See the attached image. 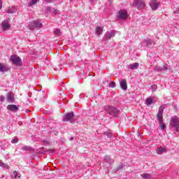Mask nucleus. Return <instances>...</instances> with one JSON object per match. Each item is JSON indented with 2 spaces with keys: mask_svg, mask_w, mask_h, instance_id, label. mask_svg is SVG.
Instances as JSON below:
<instances>
[{
  "mask_svg": "<svg viewBox=\"0 0 179 179\" xmlns=\"http://www.w3.org/2000/svg\"><path fill=\"white\" fill-rule=\"evenodd\" d=\"M48 153H54V150H48Z\"/></svg>",
  "mask_w": 179,
  "mask_h": 179,
  "instance_id": "39",
  "label": "nucleus"
},
{
  "mask_svg": "<svg viewBox=\"0 0 179 179\" xmlns=\"http://www.w3.org/2000/svg\"><path fill=\"white\" fill-rule=\"evenodd\" d=\"M159 72H162V71H166L167 69V65H164L163 68L157 69Z\"/></svg>",
  "mask_w": 179,
  "mask_h": 179,
  "instance_id": "30",
  "label": "nucleus"
},
{
  "mask_svg": "<svg viewBox=\"0 0 179 179\" xmlns=\"http://www.w3.org/2000/svg\"><path fill=\"white\" fill-rule=\"evenodd\" d=\"M44 1H45V2H47L48 3L52 2V0H44Z\"/></svg>",
  "mask_w": 179,
  "mask_h": 179,
  "instance_id": "38",
  "label": "nucleus"
},
{
  "mask_svg": "<svg viewBox=\"0 0 179 179\" xmlns=\"http://www.w3.org/2000/svg\"><path fill=\"white\" fill-rule=\"evenodd\" d=\"M139 66V63H134L129 65V69H131V71H134V69H136Z\"/></svg>",
  "mask_w": 179,
  "mask_h": 179,
  "instance_id": "19",
  "label": "nucleus"
},
{
  "mask_svg": "<svg viewBox=\"0 0 179 179\" xmlns=\"http://www.w3.org/2000/svg\"><path fill=\"white\" fill-rule=\"evenodd\" d=\"M159 127L162 128V129H164V128H166V124H164V123L162 122V124H159Z\"/></svg>",
  "mask_w": 179,
  "mask_h": 179,
  "instance_id": "37",
  "label": "nucleus"
},
{
  "mask_svg": "<svg viewBox=\"0 0 179 179\" xmlns=\"http://www.w3.org/2000/svg\"><path fill=\"white\" fill-rule=\"evenodd\" d=\"M104 108L105 111H106L109 114V115H111L112 117L118 118L120 114H121L120 110L113 106H106L104 107Z\"/></svg>",
  "mask_w": 179,
  "mask_h": 179,
  "instance_id": "1",
  "label": "nucleus"
},
{
  "mask_svg": "<svg viewBox=\"0 0 179 179\" xmlns=\"http://www.w3.org/2000/svg\"><path fill=\"white\" fill-rule=\"evenodd\" d=\"M115 32L110 31L106 34L104 40L107 41V40H110L111 37H115Z\"/></svg>",
  "mask_w": 179,
  "mask_h": 179,
  "instance_id": "14",
  "label": "nucleus"
},
{
  "mask_svg": "<svg viewBox=\"0 0 179 179\" xmlns=\"http://www.w3.org/2000/svg\"><path fill=\"white\" fill-rule=\"evenodd\" d=\"M91 2H93V0H90Z\"/></svg>",
  "mask_w": 179,
  "mask_h": 179,
  "instance_id": "42",
  "label": "nucleus"
},
{
  "mask_svg": "<svg viewBox=\"0 0 179 179\" xmlns=\"http://www.w3.org/2000/svg\"><path fill=\"white\" fill-rule=\"evenodd\" d=\"M55 34H56V36H61V29H55Z\"/></svg>",
  "mask_w": 179,
  "mask_h": 179,
  "instance_id": "29",
  "label": "nucleus"
},
{
  "mask_svg": "<svg viewBox=\"0 0 179 179\" xmlns=\"http://www.w3.org/2000/svg\"><path fill=\"white\" fill-rule=\"evenodd\" d=\"M0 9H2V0H0Z\"/></svg>",
  "mask_w": 179,
  "mask_h": 179,
  "instance_id": "40",
  "label": "nucleus"
},
{
  "mask_svg": "<svg viewBox=\"0 0 179 179\" xmlns=\"http://www.w3.org/2000/svg\"><path fill=\"white\" fill-rule=\"evenodd\" d=\"M104 134L106 135L108 138H113V134L110 131H106Z\"/></svg>",
  "mask_w": 179,
  "mask_h": 179,
  "instance_id": "28",
  "label": "nucleus"
},
{
  "mask_svg": "<svg viewBox=\"0 0 179 179\" xmlns=\"http://www.w3.org/2000/svg\"><path fill=\"white\" fill-rule=\"evenodd\" d=\"M120 169H122V165H121L120 166H119V167L117 168V170H120Z\"/></svg>",
  "mask_w": 179,
  "mask_h": 179,
  "instance_id": "41",
  "label": "nucleus"
},
{
  "mask_svg": "<svg viewBox=\"0 0 179 179\" xmlns=\"http://www.w3.org/2000/svg\"><path fill=\"white\" fill-rule=\"evenodd\" d=\"M104 161L106 162V163H108V164H113V163H114V159H111L110 156L107 155L105 156Z\"/></svg>",
  "mask_w": 179,
  "mask_h": 179,
  "instance_id": "18",
  "label": "nucleus"
},
{
  "mask_svg": "<svg viewBox=\"0 0 179 179\" xmlns=\"http://www.w3.org/2000/svg\"><path fill=\"white\" fill-rule=\"evenodd\" d=\"M0 167H2V169H9V165H8L7 164L3 163L1 160H0Z\"/></svg>",
  "mask_w": 179,
  "mask_h": 179,
  "instance_id": "26",
  "label": "nucleus"
},
{
  "mask_svg": "<svg viewBox=\"0 0 179 179\" xmlns=\"http://www.w3.org/2000/svg\"><path fill=\"white\" fill-rule=\"evenodd\" d=\"M171 126L173 127V128H175V131L177 132L179 131V118L177 116H173L171 119Z\"/></svg>",
  "mask_w": 179,
  "mask_h": 179,
  "instance_id": "4",
  "label": "nucleus"
},
{
  "mask_svg": "<svg viewBox=\"0 0 179 179\" xmlns=\"http://www.w3.org/2000/svg\"><path fill=\"white\" fill-rule=\"evenodd\" d=\"M8 71H9L8 65H3L0 63V72H8Z\"/></svg>",
  "mask_w": 179,
  "mask_h": 179,
  "instance_id": "17",
  "label": "nucleus"
},
{
  "mask_svg": "<svg viewBox=\"0 0 179 179\" xmlns=\"http://www.w3.org/2000/svg\"><path fill=\"white\" fill-rule=\"evenodd\" d=\"M120 85L122 90H127L128 89V85H127V80L122 79L120 82Z\"/></svg>",
  "mask_w": 179,
  "mask_h": 179,
  "instance_id": "13",
  "label": "nucleus"
},
{
  "mask_svg": "<svg viewBox=\"0 0 179 179\" xmlns=\"http://www.w3.org/2000/svg\"><path fill=\"white\" fill-rule=\"evenodd\" d=\"M72 139H73V137H71V140H72Z\"/></svg>",
  "mask_w": 179,
  "mask_h": 179,
  "instance_id": "43",
  "label": "nucleus"
},
{
  "mask_svg": "<svg viewBox=\"0 0 179 179\" xmlns=\"http://www.w3.org/2000/svg\"><path fill=\"white\" fill-rule=\"evenodd\" d=\"M150 6L152 10H157L159 6H160V2L157 1V0H151Z\"/></svg>",
  "mask_w": 179,
  "mask_h": 179,
  "instance_id": "10",
  "label": "nucleus"
},
{
  "mask_svg": "<svg viewBox=\"0 0 179 179\" xmlns=\"http://www.w3.org/2000/svg\"><path fill=\"white\" fill-rule=\"evenodd\" d=\"M174 15H179V8H176L174 11H173Z\"/></svg>",
  "mask_w": 179,
  "mask_h": 179,
  "instance_id": "36",
  "label": "nucleus"
},
{
  "mask_svg": "<svg viewBox=\"0 0 179 179\" xmlns=\"http://www.w3.org/2000/svg\"><path fill=\"white\" fill-rule=\"evenodd\" d=\"M163 111H164V106H161L157 115V119L160 124H163Z\"/></svg>",
  "mask_w": 179,
  "mask_h": 179,
  "instance_id": "6",
  "label": "nucleus"
},
{
  "mask_svg": "<svg viewBox=\"0 0 179 179\" xmlns=\"http://www.w3.org/2000/svg\"><path fill=\"white\" fill-rule=\"evenodd\" d=\"M117 17L120 20H125V19L128 18V11L127 10H119Z\"/></svg>",
  "mask_w": 179,
  "mask_h": 179,
  "instance_id": "5",
  "label": "nucleus"
},
{
  "mask_svg": "<svg viewBox=\"0 0 179 179\" xmlns=\"http://www.w3.org/2000/svg\"><path fill=\"white\" fill-rule=\"evenodd\" d=\"M95 33H96V36H100V34H101V33H103V27H97Z\"/></svg>",
  "mask_w": 179,
  "mask_h": 179,
  "instance_id": "23",
  "label": "nucleus"
},
{
  "mask_svg": "<svg viewBox=\"0 0 179 179\" xmlns=\"http://www.w3.org/2000/svg\"><path fill=\"white\" fill-rule=\"evenodd\" d=\"M21 150H24V152H30V150H31V148H30V146L24 145L21 148Z\"/></svg>",
  "mask_w": 179,
  "mask_h": 179,
  "instance_id": "24",
  "label": "nucleus"
},
{
  "mask_svg": "<svg viewBox=\"0 0 179 179\" xmlns=\"http://www.w3.org/2000/svg\"><path fill=\"white\" fill-rule=\"evenodd\" d=\"M10 19L8 18L7 20H5L2 22L1 23V26L3 27V30L4 31H6V30H9V29L10 28Z\"/></svg>",
  "mask_w": 179,
  "mask_h": 179,
  "instance_id": "9",
  "label": "nucleus"
},
{
  "mask_svg": "<svg viewBox=\"0 0 179 179\" xmlns=\"http://www.w3.org/2000/svg\"><path fill=\"white\" fill-rule=\"evenodd\" d=\"M7 110L12 111V113H17V111H19V107L16 105H8L7 106Z\"/></svg>",
  "mask_w": 179,
  "mask_h": 179,
  "instance_id": "12",
  "label": "nucleus"
},
{
  "mask_svg": "<svg viewBox=\"0 0 179 179\" xmlns=\"http://www.w3.org/2000/svg\"><path fill=\"white\" fill-rule=\"evenodd\" d=\"M43 27V24L38 21H34L29 24V29L33 30V29H41Z\"/></svg>",
  "mask_w": 179,
  "mask_h": 179,
  "instance_id": "8",
  "label": "nucleus"
},
{
  "mask_svg": "<svg viewBox=\"0 0 179 179\" xmlns=\"http://www.w3.org/2000/svg\"><path fill=\"white\" fill-rule=\"evenodd\" d=\"M46 12H50L51 13H55V15H58L59 13V10H55V8H52L51 7L45 8Z\"/></svg>",
  "mask_w": 179,
  "mask_h": 179,
  "instance_id": "16",
  "label": "nucleus"
},
{
  "mask_svg": "<svg viewBox=\"0 0 179 179\" xmlns=\"http://www.w3.org/2000/svg\"><path fill=\"white\" fill-rule=\"evenodd\" d=\"M152 103H153V99L148 98L146 99L145 101L146 106H152Z\"/></svg>",
  "mask_w": 179,
  "mask_h": 179,
  "instance_id": "25",
  "label": "nucleus"
},
{
  "mask_svg": "<svg viewBox=\"0 0 179 179\" xmlns=\"http://www.w3.org/2000/svg\"><path fill=\"white\" fill-rule=\"evenodd\" d=\"M166 152H167V148H158L157 151V153L158 155H161V153H166Z\"/></svg>",
  "mask_w": 179,
  "mask_h": 179,
  "instance_id": "21",
  "label": "nucleus"
},
{
  "mask_svg": "<svg viewBox=\"0 0 179 179\" xmlns=\"http://www.w3.org/2000/svg\"><path fill=\"white\" fill-rule=\"evenodd\" d=\"M152 89V92H156V90L157 89V85H152L151 86Z\"/></svg>",
  "mask_w": 179,
  "mask_h": 179,
  "instance_id": "32",
  "label": "nucleus"
},
{
  "mask_svg": "<svg viewBox=\"0 0 179 179\" xmlns=\"http://www.w3.org/2000/svg\"><path fill=\"white\" fill-rule=\"evenodd\" d=\"M17 176H18V174H17V171H14L13 173V176L14 177V178H17Z\"/></svg>",
  "mask_w": 179,
  "mask_h": 179,
  "instance_id": "35",
  "label": "nucleus"
},
{
  "mask_svg": "<svg viewBox=\"0 0 179 179\" xmlns=\"http://www.w3.org/2000/svg\"><path fill=\"white\" fill-rule=\"evenodd\" d=\"M38 0H31V1L28 3V6H33L37 3Z\"/></svg>",
  "mask_w": 179,
  "mask_h": 179,
  "instance_id": "27",
  "label": "nucleus"
},
{
  "mask_svg": "<svg viewBox=\"0 0 179 179\" xmlns=\"http://www.w3.org/2000/svg\"><path fill=\"white\" fill-rule=\"evenodd\" d=\"M109 87H115V83L114 81H112L109 84Z\"/></svg>",
  "mask_w": 179,
  "mask_h": 179,
  "instance_id": "31",
  "label": "nucleus"
},
{
  "mask_svg": "<svg viewBox=\"0 0 179 179\" xmlns=\"http://www.w3.org/2000/svg\"><path fill=\"white\" fill-rule=\"evenodd\" d=\"M153 43H155V40L150 39L149 38H147L143 41V44H145V45H146V47H148V48H152V45H153Z\"/></svg>",
  "mask_w": 179,
  "mask_h": 179,
  "instance_id": "11",
  "label": "nucleus"
},
{
  "mask_svg": "<svg viewBox=\"0 0 179 179\" xmlns=\"http://www.w3.org/2000/svg\"><path fill=\"white\" fill-rule=\"evenodd\" d=\"M133 6L141 10V9H145L146 8V2L145 0H134Z\"/></svg>",
  "mask_w": 179,
  "mask_h": 179,
  "instance_id": "2",
  "label": "nucleus"
},
{
  "mask_svg": "<svg viewBox=\"0 0 179 179\" xmlns=\"http://www.w3.org/2000/svg\"><path fill=\"white\" fill-rule=\"evenodd\" d=\"M141 177H143V179H151L152 178V175L145 173L141 175Z\"/></svg>",
  "mask_w": 179,
  "mask_h": 179,
  "instance_id": "22",
  "label": "nucleus"
},
{
  "mask_svg": "<svg viewBox=\"0 0 179 179\" xmlns=\"http://www.w3.org/2000/svg\"><path fill=\"white\" fill-rule=\"evenodd\" d=\"M6 13H16L17 12V7L13 6L6 10Z\"/></svg>",
  "mask_w": 179,
  "mask_h": 179,
  "instance_id": "15",
  "label": "nucleus"
},
{
  "mask_svg": "<svg viewBox=\"0 0 179 179\" xmlns=\"http://www.w3.org/2000/svg\"><path fill=\"white\" fill-rule=\"evenodd\" d=\"M5 101V96H0V103H3Z\"/></svg>",
  "mask_w": 179,
  "mask_h": 179,
  "instance_id": "34",
  "label": "nucleus"
},
{
  "mask_svg": "<svg viewBox=\"0 0 179 179\" xmlns=\"http://www.w3.org/2000/svg\"><path fill=\"white\" fill-rule=\"evenodd\" d=\"M17 142H19V139L15 138H13L12 141H11V143H17Z\"/></svg>",
  "mask_w": 179,
  "mask_h": 179,
  "instance_id": "33",
  "label": "nucleus"
},
{
  "mask_svg": "<svg viewBox=\"0 0 179 179\" xmlns=\"http://www.w3.org/2000/svg\"><path fill=\"white\" fill-rule=\"evenodd\" d=\"M10 59H11V62H13V64H14V65H17L19 66H20V65H22V59H20V57H19V56L13 55V56H11Z\"/></svg>",
  "mask_w": 179,
  "mask_h": 179,
  "instance_id": "7",
  "label": "nucleus"
},
{
  "mask_svg": "<svg viewBox=\"0 0 179 179\" xmlns=\"http://www.w3.org/2000/svg\"><path fill=\"white\" fill-rule=\"evenodd\" d=\"M8 100L9 103H15V96L10 92L8 93Z\"/></svg>",
  "mask_w": 179,
  "mask_h": 179,
  "instance_id": "20",
  "label": "nucleus"
},
{
  "mask_svg": "<svg viewBox=\"0 0 179 179\" xmlns=\"http://www.w3.org/2000/svg\"><path fill=\"white\" fill-rule=\"evenodd\" d=\"M63 121L73 124L75 122V115H73V112L66 113L63 118Z\"/></svg>",
  "mask_w": 179,
  "mask_h": 179,
  "instance_id": "3",
  "label": "nucleus"
}]
</instances>
